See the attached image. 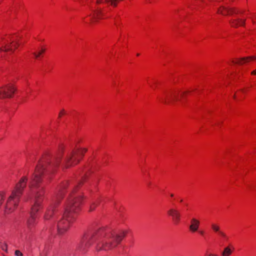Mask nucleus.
I'll use <instances>...</instances> for the list:
<instances>
[{
	"instance_id": "1",
	"label": "nucleus",
	"mask_w": 256,
	"mask_h": 256,
	"mask_svg": "<svg viewBox=\"0 0 256 256\" xmlns=\"http://www.w3.org/2000/svg\"><path fill=\"white\" fill-rule=\"evenodd\" d=\"M61 158L62 154H60L52 164H50L48 162L40 164L36 166L35 172L31 178L29 186L30 197L33 200L34 204L32 208L30 217L27 222L28 228H30L36 223L35 214L41 208V204L44 194V188L40 186V183L42 182L41 176L46 169H47L48 170H51L54 167L58 166Z\"/></svg>"
},
{
	"instance_id": "2",
	"label": "nucleus",
	"mask_w": 256,
	"mask_h": 256,
	"mask_svg": "<svg viewBox=\"0 0 256 256\" xmlns=\"http://www.w3.org/2000/svg\"><path fill=\"white\" fill-rule=\"evenodd\" d=\"M124 236V232L118 234L110 228H102L84 236L78 248L84 250L86 248L96 242L98 250H109L116 248Z\"/></svg>"
},
{
	"instance_id": "3",
	"label": "nucleus",
	"mask_w": 256,
	"mask_h": 256,
	"mask_svg": "<svg viewBox=\"0 0 256 256\" xmlns=\"http://www.w3.org/2000/svg\"><path fill=\"white\" fill-rule=\"evenodd\" d=\"M82 200L80 196H71L69 198L63 216L57 224V230L59 234H62L68 230L70 224L75 218L76 214L82 202Z\"/></svg>"
},
{
	"instance_id": "4",
	"label": "nucleus",
	"mask_w": 256,
	"mask_h": 256,
	"mask_svg": "<svg viewBox=\"0 0 256 256\" xmlns=\"http://www.w3.org/2000/svg\"><path fill=\"white\" fill-rule=\"evenodd\" d=\"M27 180V177L23 176L16 184L14 189L12 190L7 201L6 206V212H12L18 205L24 190L26 186Z\"/></svg>"
},
{
	"instance_id": "5",
	"label": "nucleus",
	"mask_w": 256,
	"mask_h": 256,
	"mask_svg": "<svg viewBox=\"0 0 256 256\" xmlns=\"http://www.w3.org/2000/svg\"><path fill=\"white\" fill-rule=\"evenodd\" d=\"M86 151L87 149L86 148H77L68 154L65 159L66 166L68 167L72 164H78Z\"/></svg>"
},
{
	"instance_id": "6",
	"label": "nucleus",
	"mask_w": 256,
	"mask_h": 256,
	"mask_svg": "<svg viewBox=\"0 0 256 256\" xmlns=\"http://www.w3.org/2000/svg\"><path fill=\"white\" fill-rule=\"evenodd\" d=\"M66 186V183L64 184L62 186H60L58 190V193L56 196L55 199L54 200L52 204L47 209L44 218L45 220L50 219L54 214V211L56 206L59 202L60 199L62 197L63 192H62L64 188H65Z\"/></svg>"
},
{
	"instance_id": "7",
	"label": "nucleus",
	"mask_w": 256,
	"mask_h": 256,
	"mask_svg": "<svg viewBox=\"0 0 256 256\" xmlns=\"http://www.w3.org/2000/svg\"><path fill=\"white\" fill-rule=\"evenodd\" d=\"M179 100V92L177 91H170L165 94L164 97L160 98L162 102L164 104H172Z\"/></svg>"
},
{
	"instance_id": "8",
	"label": "nucleus",
	"mask_w": 256,
	"mask_h": 256,
	"mask_svg": "<svg viewBox=\"0 0 256 256\" xmlns=\"http://www.w3.org/2000/svg\"><path fill=\"white\" fill-rule=\"evenodd\" d=\"M15 92V89L12 86H8L0 88V98H11Z\"/></svg>"
},
{
	"instance_id": "9",
	"label": "nucleus",
	"mask_w": 256,
	"mask_h": 256,
	"mask_svg": "<svg viewBox=\"0 0 256 256\" xmlns=\"http://www.w3.org/2000/svg\"><path fill=\"white\" fill-rule=\"evenodd\" d=\"M168 214L172 216L174 222L177 224L179 223L180 220V213L176 208H170L168 211Z\"/></svg>"
},
{
	"instance_id": "10",
	"label": "nucleus",
	"mask_w": 256,
	"mask_h": 256,
	"mask_svg": "<svg viewBox=\"0 0 256 256\" xmlns=\"http://www.w3.org/2000/svg\"><path fill=\"white\" fill-rule=\"evenodd\" d=\"M218 12L222 15L232 14L238 12V10L234 8H227L224 6H220L218 9Z\"/></svg>"
},
{
	"instance_id": "11",
	"label": "nucleus",
	"mask_w": 256,
	"mask_h": 256,
	"mask_svg": "<svg viewBox=\"0 0 256 256\" xmlns=\"http://www.w3.org/2000/svg\"><path fill=\"white\" fill-rule=\"evenodd\" d=\"M14 42V40L12 42L10 43H8L6 44L4 46H2V48H0V52L4 51L5 52H13V47L14 48H16L18 45V42H16L14 44H12L13 42Z\"/></svg>"
},
{
	"instance_id": "12",
	"label": "nucleus",
	"mask_w": 256,
	"mask_h": 256,
	"mask_svg": "<svg viewBox=\"0 0 256 256\" xmlns=\"http://www.w3.org/2000/svg\"><path fill=\"white\" fill-rule=\"evenodd\" d=\"M200 222L196 218H192L190 220V230L192 232H196L199 228Z\"/></svg>"
},
{
	"instance_id": "13",
	"label": "nucleus",
	"mask_w": 256,
	"mask_h": 256,
	"mask_svg": "<svg viewBox=\"0 0 256 256\" xmlns=\"http://www.w3.org/2000/svg\"><path fill=\"white\" fill-rule=\"evenodd\" d=\"M104 14L101 9H97L93 10L92 18L94 22H96L98 20L102 18Z\"/></svg>"
},
{
	"instance_id": "14",
	"label": "nucleus",
	"mask_w": 256,
	"mask_h": 256,
	"mask_svg": "<svg viewBox=\"0 0 256 256\" xmlns=\"http://www.w3.org/2000/svg\"><path fill=\"white\" fill-rule=\"evenodd\" d=\"M230 22L233 27H237L240 26H244L245 23V20H242L240 18L232 20H230Z\"/></svg>"
},
{
	"instance_id": "15",
	"label": "nucleus",
	"mask_w": 256,
	"mask_h": 256,
	"mask_svg": "<svg viewBox=\"0 0 256 256\" xmlns=\"http://www.w3.org/2000/svg\"><path fill=\"white\" fill-rule=\"evenodd\" d=\"M256 59V56H250L247 58H243L238 60L236 62L232 61L234 64H242L244 63L248 62L250 60H254Z\"/></svg>"
},
{
	"instance_id": "16",
	"label": "nucleus",
	"mask_w": 256,
	"mask_h": 256,
	"mask_svg": "<svg viewBox=\"0 0 256 256\" xmlns=\"http://www.w3.org/2000/svg\"><path fill=\"white\" fill-rule=\"evenodd\" d=\"M67 115L68 112L64 108L60 109L58 113V120L61 121Z\"/></svg>"
},
{
	"instance_id": "17",
	"label": "nucleus",
	"mask_w": 256,
	"mask_h": 256,
	"mask_svg": "<svg viewBox=\"0 0 256 256\" xmlns=\"http://www.w3.org/2000/svg\"><path fill=\"white\" fill-rule=\"evenodd\" d=\"M232 250L230 246L224 248L222 252V256H230L232 254Z\"/></svg>"
},
{
	"instance_id": "18",
	"label": "nucleus",
	"mask_w": 256,
	"mask_h": 256,
	"mask_svg": "<svg viewBox=\"0 0 256 256\" xmlns=\"http://www.w3.org/2000/svg\"><path fill=\"white\" fill-rule=\"evenodd\" d=\"M212 229L215 232H218L220 230V227L217 224L212 223L211 224Z\"/></svg>"
},
{
	"instance_id": "19",
	"label": "nucleus",
	"mask_w": 256,
	"mask_h": 256,
	"mask_svg": "<svg viewBox=\"0 0 256 256\" xmlns=\"http://www.w3.org/2000/svg\"><path fill=\"white\" fill-rule=\"evenodd\" d=\"M0 248H1L4 250L6 251L7 246L5 243L2 242H0Z\"/></svg>"
},
{
	"instance_id": "20",
	"label": "nucleus",
	"mask_w": 256,
	"mask_h": 256,
	"mask_svg": "<svg viewBox=\"0 0 256 256\" xmlns=\"http://www.w3.org/2000/svg\"><path fill=\"white\" fill-rule=\"evenodd\" d=\"M44 52H45V49L42 48L41 50L38 54H36V52H34L33 54H34V55L35 56V57L36 58H38L40 56V55L42 53Z\"/></svg>"
},
{
	"instance_id": "21",
	"label": "nucleus",
	"mask_w": 256,
	"mask_h": 256,
	"mask_svg": "<svg viewBox=\"0 0 256 256\" xmlns=\"http://www.w3.org/2000/svg\"><path fill=\"white\" fill-rule=\"evenodd\" d=\"M98 202H93L90 206V210L92 211L94 210L95 209L96 207V206H98Z\"/></svg>"
},
{
	"instance_id": "22",
	"label": "nucleus",
	"mask_w": 256,
	"mask_h": 256,
	"mask_svg": "<svg viewBox=\"0 0 256 256\" xmlns=\"http://www.w3.org/2000/svg\"><path fill=\"white\" fill-rule=\"evenodd\" d=\"M218 233V234L222 238H228L226 234L224 232L220 230Z\"/></svg>"
},
{
	"instance_id": "23",
	"label": "nucleus",
	"mask_w": 256,
	"mask_h": 256,
	"mask_svg": "<svg viewBox=\"0 0 256 256\" xmlns=\"http://www.w3.org/2000/svg\"><path fill=\"white\" fill-rule=\"evenodd\" d=\"M14 254L16 256H22L23 254L19 250H16L14 252Z\"/></svg>"
},
{
	"instance_id": "24",
	"label": "nucleus",
	"mask_w": 256,
	"mask_h": 256,
	"mask_svg": "<svg viewBox=\"0 0 256 256\" xmlns=\"http://www.w3.org/2000/svg\"><path fill=\"white\" fill-rule=\"evenodd\" d=\"M4 198V196L2 194H0V206H1V204L2 203Z\"/></svg>"
},
{
	"instance_id": "25",
	"label": "nucleus",
	"mask_w": 256,
	"mask_h": 256,
	"mask_svg": "<svg viewBox=\"0 0 256 256\" xmlns=\"http://www.w3.org/2000/svg\"><path fill=\"white\" fill-rule=\"evenodd\" d=\"M251 74L252 75H256V69L252 72Z\"/></svg>"
},
{
	"instance_id": "26",
	"label": "nucleus",
	"mask_w": 256,
	"mask_h": 256,
	"mask_svg": "<svg viewBox=\"0 0 256 256\" xmlns=\"http://www.w3.org/2000/svg\"><path fill=\"white\" fill-rule=\"evenodd\" d=\"M200 234H201V235H203L204 234V232L202 231V230H200L199 232Z\"/></svg>"
},
{
	"instance_id": "27",
	"label": "nucleus",
	"mask_w": 256,
	"mask_h": 256,
	"mask_svg": "<svg viewBox=\"0 0 256 256\" xmlns=\"http://www.w3.org/2000/svg\"><path fill=\"white\" fill-rule=\"evenodd\" d=\"M46 254V252H44V253H40V254H41V255H42V254Z\"/></svg>"
},
{
	"instance_id": "28",
	"label": "nucleus",
	"mask_w": 256,
	"mask_h": 256,
	"mask_svg": "<svg viewBox=\"0 0 256 256\" xmlns=\"http://www.w3.org/2000/svg\"><path fill=\"white\" fill-rule=\"evenodd\" d=\"M184 94H181L180 95V96H182Z\"/></svg>"
},
{
	"instance_id": "29",
	"label": "nucleus",
	"mask_w": 256,
	"mask_h": 256,
	"mask_svg": "<svg viewBox=\"0 0 256 256\" xmlns=\"http://www.w3.org/2000/svg\"><path fill=\"white\" fill-rule=\"evenodd\" d=\"M170 196H172V197L174 196V194H170Z\"/></svg>"
},
{
	"instance_id": "30",
	"label": "nucleus",
	"mask_w": 256,
	"mask_h": 256,
	"mask_svg": "<svg viewBox=\"0 0 256 256\" xmlns=\"http://www.w3.org/2000/svg\"><path fill=\"white\" fill-rule=\"evenodd\" d=\"M146 0L148 1V2H150V0Z\"/></svg>"
},
{
	"instance_id": "31",
	"label": "nucleus",
	"mask_w": 256,
	"mask_h": 256,
	"mask_svg": "<svg viewBox=\"0 0 256 256\" xmlns=\"http://www.w3.org/2000/svg\"><path fill=\"white\" fill-rule=\"evenodd\" d=\"M214 256V255H213V254H210L209 255V256Z\"/></svg>"
},
{
	"instance_id": "32",
	"label": "nucleus",
	"mask_w": 256,
	"mask_h": 256,
	"mask_svg": "<svg viewBox=\"0 0 256 256\" xmlns=\"http://www.w3.org/2000/svg\"><path fill=\"white\" fill-rule=\"evenodd\" d=\"M182 201H183L182 200H180V202H182Z\"/></svg>"
}]
</instances>
